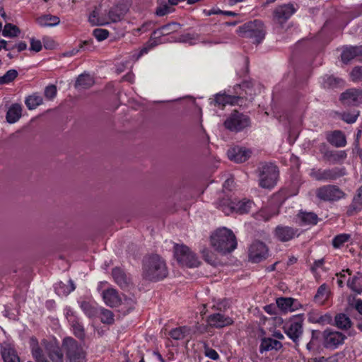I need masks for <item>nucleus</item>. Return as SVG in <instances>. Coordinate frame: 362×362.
<instances>
[{
  "label": "nucleus",
  "instance_id": "1",
  "mask_svg": "<svg viewBox=\"0 0 362 362\" xmlns=\"http://www.w3.org/2000/svg\"><path fill=\"white\" fill-rule=\"evenodd\" d=\"M211 245L217 252L226 254L237 247V240L233 231L225 227L218 228L211 235Z\"/></svg>",
  "mask_w": 362,
  "mask_h": 362
},
{
  "label": "nucleus",
  "instance_id": "2",
  "mask_svg": "<svg viewBox=\"0 0 362 362\" xmlns=\"http://www.w3.org/2000/svg\"><path fill=\"white\" fill-rule=\"evenodd\" d=\"M168 269L164 260L158 255H153L144 260L142 276L144 279L156 281L168 276Z\"/></svg>",
  "mask_w": 362,
  "mask_h": 362
},
{
  "label": "nucleus",
  "instance_id": "3",
  "mask_svg": "<svg viewBox=\"0 0 362 362\" xmlns=\"http://www.w3.org/2000/svg\"><path fill=\"white\" fill-rule=\"evenodd\" d=\"M238 33L243 37L252 39L256 44L260 43L265 36L264 25L258 20L245 23L238 28Z\"/></svg>",
  "mask_w": 362,
  "mask_h": 362
},
{
  "label": "nucleus",
  "instance_id": "4",
  "mask_svg": "<svg viewBox=\"0 0 362 362\" xmlns=\"http://www.w3.org/2000/svg\"><path fill=\"white\" fill-rule=\"evenodd\" d=\"M174 256L179 264L187 267H196L200 264L197 255L186 245H175Z\"/></svg>",
  "mask_w": 362,
  "mask_h": 362
},
{
  "label": "nucleus",
  "instance_id": "5",
  "mask_svg": "<svg viewBox=\"0 0 362 362\" xmlns=\"http://www.w3.org/2000/svg\"><path fill=\"white\" fill-rule=\"evenodd\" d=\"M346 174L344 168H313L310 170V176L317 180L321 182H328L335 180Z\"/></svg>",
  "mask_w": 362,
  "mask_h": 362
},
{
  "label": "nucleus",
  "instance_id": "6",
  "mask_svg": "<svg viewBox=\"0 0 362 362\" xmlns=\"http://www.w3.org/2000/svg\"><path fill=\"white\" fill-rule=\"evenodd\" d=\"M63 346L69 362H86V354L83 348L72 338L64 339Z\"/></svg>",
  "mask_w": 362,
  "mask_h": 362
},
{
  "label": "nucleus",
  "instance_id": "7",
  "mask_svg": "<svg viewBox=\"0 0 362 362\" xmlns=\"http://www.w3.org/2000/svg\"><path fill=\"white\" fill-rule=\"evenodd\" d=\"M277 167L272 163L265 164L259 169V185L262 188L273 187L278 178Z\"/></svg>",
  "mask_w": 362,
  "mask_h": 362
},
{
  "label": "nucleus",
  "instance_id": "8",
  "mask_svg": "<svg viewBox=\"0 0 362 362\" xmlns=\"http://www.w3.org/2000/svg\"><path fill=\"white\" fill-rule=\"evenodd\" d=\"M316 197L323 202H337L344 197L346 194L337 185H327L316 189Z\"/></svg>",
  "mask_w": 362,
  "mask_h": 362
},
{
  "label": "nucleus",
  "instance_id": "9",
  "mask_svg": "<svg viewBox=\"0 0 362 362\" xmlns=\"http://www.w3.org/2000/svg\"><path fill=\"white\" fill-rule=\"evenodd\" d=\"M250 124V117L237 110H234L224 122L225 127L234 132H240Z\"/></svg>",
  "mask_w": 362,
  "mask_h": 362
},
{
  "label": "nucleus",
  "instance_id": "10",
  "mask_svg": "<svg viewBox=\"0 0 362 362\" xmlns=\"http://www.w3.org/2000/svg\"><path fill=\"white\" fill-rule=\"evenodd\" d=\"M323 345L327 349H336L344 344L346 337L341 332L326 329L322 332Z\"/></svg>",
  "mask_w": 362,
  "mask_h": 362
},
{
  "label": "nucleus",
  "instance_id": "11",
  "mask_svg": "<svg viewBox=\"0 0 362 362\" xmlns=\"http://www.w3.org/2000/svg\"><path fill=\"white\" fill-rule=\"evenodd\" d=\"M269 255V249L263 242L255 240L249 248V259L254 263L265 259Z\"/></svg>",
  "mask_w": 362,
  "mask_h": 362
},
{
  "label": "nucleus",
  "instance_id": "12",
  "mask_svg": "<svg viewBox=\"0 0 362 362\" xmlns=\"http://www.w3.org/2000/svg\"><path fill=\"white\" fill-rule=\"evenodd\" d=\"M284 328L288 337L294 343H297L303 334V320L300 317L296 316L288 323L285 325Z\"/></svg>",
  "mask_w": 362,
  "mask_h": 362
},
{
  "label": "nucleus",
  "instance_id": "13",
  "mask_svg": "<svg viewBox=\"0 0 362 362\" xmlns=\"http://www.w3.org/2000/svg\"><path fill=\"white\" fill-rule=\"evenodd\" d=\"M340 100L345 105L356 106L362 103V89L350 88L342 93Z\"/></svg>",
  "mask_w": 362,
  "mask_h": 362
},
{
  "label": "nucleus",
  "instance_id": "14",
  "mask_svg": "<svg viewBox=\"0 0 362 362\" xmlns=\"http://www.w3.org/2000/svg\"><path fill=\"white\" fill-rule=\"evenodd\" d=\"M295 11L292 4H284L278 6L273 13L274 21L282 25L293 14Z\"/></svg>",
  "mask_w": 362,
  "mask_h": 362
},
{
  "label": "nucleus",
  "instance_id": "15",
  "mask_svg": "<svg viewBox=\"0 0 362 362\" xmlns=\"http://www.w3.org/2000/svg\"><path fill=\"white\" fill-rule=\"evenodd\" d=\"M42 344L52 362H64L63 353L56 342L44 340Z\"/></svg>",
  "mask_w": 362,
  "mask_h": 362
},
{
  "label": "nucleus",
  "instance_id": "16",
  "mask_svg": "<svg viewBox=\"0 0 362 362\" xmlns=\"http://www.w3.org/2000/svg\"><path fill=\"white\" fill-rule=\"evenodd\" d=\"M102 295L105 303L110 307H117L122 303L121 296L115 288H111L104 290Z\"/></svg>",
  "mask_w": 362,
  "mask_h": 362
},
{
  "label": "nucleus",
  "instance_id": "17",
  "mask_svg": "<svg viewBox=\"0 0 362 362\" xmlns=\"http://www.w3.org/2000/svg\"><path fill=\"white\" fill-rule=\"evenodd\" d=\"M207 322L211 327L222 328L233 324V320L221 313H216L208 317Z\"/></svg>",
  "mask_w": 362,
  "mask_h": 362
},
{
  "label": "nucleus",
  "instance_id": "18",
  "mask_svg": "<svg viewBox=\"0 0 362 362\" xmlns=\"http://www.w3.org/2000/svg\"><path fill=\"white\" fill-rule=\"evenodd\" d=\"M250 152L243 148L235 146L228 151V156L230 160L243 163L248 159Z\"/></svg>",
  "mask_w": 362,
  "mask_h": 362
},
{
  "label": "nucleus",
  "instance_id": "19",
  "mask_svg": "<svg viewBox=\"0 0 362 362\" xmlns=\"http://www.w3.org/2000/svg\"><path fill=\"white\" fill-rule=\"evenodd\" d=\"M297 233L298 229L289 226H279L275 229V235L281 242L291 240Z\"/></svg>",
  "mask_w": 362,
  "mask_h": 362
},
{
  "label": "nucleus",
  "instance_id": "20",
  "mask_svg": "<svg viewBox=\"0 0 362 362\" xmlns=\"http://www.w3.org/2000/svg\"><path fill=\"white\" fill-rule=\"evenodd\" d=\"M243 99V98L240 96L217 94L215 96L214 103L215 105L221 107H224L226 104L242 105V104L240 103V101H241Z\"/></svg>",
  "mask_w": 362,
  "mask_h": 362
},
{
  "label": "nucleus",
  "instance_id": "21",
  "mask_svg": "<svg viewBox=\"0 0 362 362\" xmlns=\"http://www.w3.org/2000/svg\"><path fill=\"white\" fill-rule=\"evenodd\" d=\"M327 140L332 146L339 148L346 144L345 134L340 130H335L327 134Z\"/></svg>",
  "mask_w": 362,
  "mask_h": 362
},
{
  "label": "nucleus",
  "instance_id": "22",
  "mask_svg": "<svg viewBox=\"0 0 362 362\" xmlns=\"http://www.w3.org/2000/svg\"><path fill=\"white\" fill-rule=\"evenodd\" d=\"M112 275L115 281L122 288H128L132 284L131 278L120 268L113 269Z\"/></svg>",
  "mask_w": 362,
  "mask_h": 362
},
{
  "label": "nucleus",
  "instance_id": "23",
  "mask_svg": "<svg viewBox=\"0 0 362 362\" xmlns=\"http://www.w3.org/2000/svg\"><path fill=\"white\" fill-rule=\"evenodd\" d=\"M128 8L125 5L118 4L112 7L108 12V17L110 22L116 23L120 21L127 13Z\"/></svg>",
  "mask_w": 362,
  "mask_h": 362
},
{
  "label": "nucleus",
  "instance_id": "24",
  "mask_svg": "<svg viewBox=\"0 0 362 362\" xmlns=\"http://www.w3.org/2000/svg\"><path fill=\"white\" fill-rule=\"evenodd\" d=\"M282 348V344L276 339L270 337H264L261 340L259 351L263 353L272 350L278 351Z\"/></svg>",
  "mask_w": 362,
  "mask_h": 362
},
{
  "label": "nucleus",
  "instance_id": "25",
  "mask_svg": "<svg viewBox=\"0 0 362 362\" xmlns=\"http://www.w3.org/2000/svg\"><path fill=\"white\" fill-rule=\"evenodd\" d=\"M252 204L253 203L250 200L240 201L235 204L234 206H228L227 209L223 208V212L226 214H229L233 211H236L242 214H245L249 212Z\"/></svg>",
  "mask_w": 362,
  "mask_h": 362
},
{
  "label": "nucleus",
  "instance_id": "26",
  "mask_svg": "<svg viewBox=\"0 0 362 362\" xmlns=\"http://www.w3.org/2000/svg\"><path fill=\"white\" fill-rule=\"evenodd\" d=\"M362 55V46H355L345 48L341 55V60L344 63L349 62L356 57Z\"/></svg>",
  "mask_w": 362,
  "mask_h": 362
},
{
  "label": "nucleus",
  "instance_id": "27",
  "mask_svg": "<svg viewBox=\"0 0 362 362\" xmlns=\"http://www.w3.org/2000/svg\"><path fill=\"white\" fill-rule=\"evenodd\" d=\"M180 28V25L175 22H172L170 23L161 26L160 28L153 31L152 36L154 37L168 35L172 33H174L177 30L178 28Z\"/></svg>",
  "mask_w": 362,
  "mask_h": 362
},
{
  "label": "nucleus",
  "instance_id": "28",
  "mask_svg": "<svg viewBox=\"0 0 362 362\" xmlns=\"http://www.w3.org/2000/svg\"><path fill=\"white\" fill-rule=\"evenodd\" d=\"M346 157V153L344 151H326L323 154L324 159L329 163H337Z\"/></svg>",
  "mask_w": 362,
  "mask_h": 362
},
{
  "label": "nucleus",
  "instance_id": "29",
  "mask_svg": "<svg viewBox=\"0 0 362 362\" xmlns=\"http://www.w3.org/2000/svg\"><path fill=\"white\" fill-rule=\"evenodd\" d=\"M95 81L93 78L88 74L79 75L75 83V88L78 89H88L90 88Z\"/></svg>",
  "mask_w": 362,
  "mask_h": 362
},
{
  "label": "nucleus",
  "instance_id": "30",
  "mask_svg": "<svg viewBox=\"0 0 362 362\" xmlns=\"http://www.w3.org/2000/svg\"><path fill=\"white\" fill-rule=\"evenodd\" d=\"M21 105L18 103L13 104L7 111L6 120L8 123H15L21 118Z\"/></svg>",
  "mask_w": 362,
  "mask_h": 362
},
{
  "label": "nucleus",
  "instance_id": "31",
  "mask_svg": "<svg viewBox=\"0 0 362 362\" xmlns=\"http://www.w3.org/2000/svg\"><path fill=\"white\" fill-rule=\"evenodd\" d=\"M334 324L337 328L347 330L352 327V322L349 317L344 313H339L334 317Z\"/></svg>",
  "mask_w": 362,
  "mask_h": 362
},
{
  "label": "nucleus",
  "instance_id": "32",
  "mask_svg": "<svg viewBox=\"0 0 362 362\" xmlns=\"http://www.w3.org/2000/svg\"><path fill=\"white\" fill-rule=\"evenodd\" d=\"M1 353L4 362H20L16 351L8 345L2 346Z\"/></svg>",
  "mask_w": 362,
  "mask_h": 362
},
{
  "label": "nucleus",
  "instance_id": "33",
  "mask_svg": "<svg viewBox=\"0 0 362 362\" xmlns=\"http://www.w3.org/2000/svg\"><path fill=\"white\" fill-rule=\"evenodd\" d=\"M300 226L315 225L317 223V216L313 212H300L298 214Z\"/></svg>",
  "mask_w": 362,
  "mask_h": 362
},
{
  "label": "nucleus",
  "instance_id": "34",
  "mask_svg": "<svg viewBox=\"0 0 362 362\" xmlns=\"http://www.w3.org/2000/svg\"><path fill=\"white\" fill-rule=\"evenodd\" d=\"M362 209V187L357 190L356 194L354 196L351 204L347 211L348 215L351 216L354 211Z\"/></svg>",
  "mask_w": 362,
  "mask_h": 362
},
{
  "label": "nucleus",
  "instance_id": "35",
  "mask_svg": "<svg viewBox=\"0 0 362 362\" xmlns=\"http://www.w3.org/2000/svg\"><path fill=\"white\" fill-rule=\"evenodd\" d=\"M37 22L41 26H54L59 23V18L56 16L45 15L37 18Z\"/></svg>",
  "mask_w": 362,
  "mask_h": 362
},
{
  "label": "nucleus",
  "instance_id": "36",
  "mask_svg": "<svg viewBox=\"0 0 362 362\" xmlns=\"http://www.w3.org/2000/svg\"><path fill=\"white\" fill-rule=\"evenodd\" d=\"M362 277V274L361 272H357V274L353 276L352 279H349L347 281V286L354 292L357 293H362V288L360 284V279Z\"/></svg>",
  "mask_w": 362,
  "mask_h": 362
},
{
  "label": "nucleus",
  "instance_id": "37",
  "mask_svg": "<svg viewBox=\"0 0 362 362\" xmlns=\"http://www.w3.org/2000/svg\"><path fill=\"white\" fill-rule=\"evenodd\" d=\"M32 354L36 362H49L43 355L42 350L39 347L37 341L32 339Z\"/></svg>",
  "mask_w": 362,
  "mask_h": 362
},
{
  "label": "nucleus",
  "instance_id": "38",
  "mask_svg": "<svg viewBox=\"0 0 362 362\" xmlns=\"http://www.w3.org/2000/svg\"><path fill=\"white\" fill-rule=\"evenodd\" d=\"M42 98L37 94L29 95L25 101L27 107L29 110H34L40 105L42 104Z\"/></svg>",
  "mask_w": 362,
  "mask_h": 362
},
{
  "label": "nucleus",
  "instance_id": "39",
  "mask_svg": "<svg viewBox=\"0 0 362 362\" xmlns=\"http://www.w3.org/2000/svg\"><path fill=\"white\" fill-rule=\"evenodd\" d=\"M294 300L291 298H279L276 299V304L278 307L283 311H293L294 308H292Z\"/></svg>",
  "mask_w": 362,
  "mask_h": 362
},
{
  "label": "nucleus",
  "instance_id": "40",
  "mask_svg": "<svg viewBox=\"0 0 362 362\" xmlns=\"http://www.w3.org/2000/svg\"><path fill=\"white\" fill-rule=\"evenodd\" d=\"M189 332V328L184 326V327H180L172 329L170 332L169 334H170V337H172L173 339L180 340V339L185 338V337L187 334H188Z\"/></svg>",
  "mask_w": 362,
  "mask_h": 362
},
{
  "label": "nucleus",
  "instance_id": "41",
  "mask_svg": "<svg viewBox=\"0 0 362 362\" xmlns=\"http://www.w3.org/2000/svg\"><path fill=\"white\" fill-rule=\"evenodd\" d=\"M21 33L20 29L15 25L6 23L2 30V34L5 37H16Z\"/></svg>",
  "mask_w": 362,
  "mask_h": 362
},
{
  "label": "nucleus",
  "instance_id": "42",
  "mask_svg": "<svg viewBox=\"0 0 362 362\" xmlns=\"http://www.w3.org/2000/svg\"><path fill=\"white\" fill-rule=\"evenodd\" d=\"M100 321L104 324L112 325L114 323V314L107 309L102 308L100 310Z\"/></svg>",
  "mask_w": 362,
  "mask_h": 362
},
{
  "label": "nucleus",
  "instance_id": "43",
  "mask_svg": "<svg viewBox=\"0 0 362 362\" xmlns=\"http://www.w3.org/2000/svg\"><path fill=\"white\" fill-rule=\"evenodd\" d=\"M81 308L88 317H94L98 314L97 309L89 302L82 301L81 303Z\"/></svg>",
  "mask_w": 362,
  "mask_h": 362
},
{
  "label": "nucleus",
  "instance_id": "44",
  "mask_svg": "<svg viewBox=\"0 0 362 362\" xmlns=\"http://www.w3.org/2000/svg\"><path fill=\"white\" fill-rule=\"evenodd\" d=\"M89 22L93 25H104L109 23L108 21L98 16V12L94 10L89 16Z\"/></svg>",
  "mask_w": 362,
  "mask_h": 362
},
{
  "label": "nucleus",
  "instance_id": "45",
  "mask_svg": "<svg viewBox=\"0 0 362 362\" xmlns=\"http://www.w3.org/2000/svg\"><path fill=\"white\" fill-rule=\"evenodd\" d=\"M18 71L15 69L8 70L4 75L0 76V84L8 83L14 81L18 76Z\"/></svg>",
  "mask_w": 362,
  "mask_h": 362
},
{
  "label": "nucleus",
  "instance_id": "46",
  "mask_svg": "<svg viewBox=\"0 0 362 362\" xmlns=\"http://www.w3.org/2000/svg\"><path fill=\"white\" fill-rule=\"evenodd\" d=\"M350 238L348 234H340L337 235L332 240V245L334 248L340 247L344 243L347 242Z\"/></svg>",
  "mask_w": 362,
  "mask_h": 362
},
{
  "label": "nucleus",
  "instance_id": "47",
  "mask_svg": "<svg viewBox=\"0 0 362 362\" xmlns=\"http://www.w3.org/2000/svg\"><path fill=\"white\" fill-rule=\"evenodd\" d=\"M71 326L74 335L78 339H83L85 337V331L83 325L78 321H74Z\"/></svg>",
  "mask_w": 362,
  "mask_h": 362
},
{
  "label": "nucleus",
  "instance_id": "48",
  "mask_svg": "<svg viewBox=\"0 0 362 362\" xmlns=\"http://www.w3.org/2000/svg\"><path fill=\"white\" fill-rule=\"evenodd\" d=\"M341 79L334 76H328L324 81L325 88H334L341 83Z\"/></svg>",
  "mask_w": 362,
  "mask_h": 362
},
{
  "label": "nucleus",
  "instance_id": "49",
  "mask_svg": "<svg viewBox=\"0 0 362 362\" xmlns=\"http://www.w3.org/2000/svg\"><path fill=\"white\" fill-rule=\"evenodd\" d=\"M276 214L277 212L270 213L267 209H262L255 214V218L257 221H267Z\"/></svg>",
  "mask_w": 362,
  "mask_h": 362
},
{
  "label": "nucleus",
  "instance_id": "50",
  "mask_svg": "<svg viewBox=\"0 0 362 362\" xmlns=\"http://www.w3.org/2000/svg\"><path fill=\"white\" fill-rule=\"evenodd\" d=\"M93 35L98 41H103L108 37L109 31L106 29L95 28Z\"/></svg>",
  "mask_w": 362,
  "mask_h": 362
},
{
  "label": "nucleus",
  "instance_id": "51",
  "mask_svg": "<svg viewBox=\"0 0 362 362\" xmlns=\"http://www.w3.org/2000/svg\"><path fill=\"white\" fill-rule=\"evenodd\" d=\"M201 252L202 254L203 258L206 262L212 265L216 264L214 255L209 249L204 248L202 250Z\"/></svg>",
  "mask_w": 362,
  "mask_h": 362
},
{
  "label": "nucleus",
  "instance_id": "52",
  "mask_svg": "<svg viewBox=\"0 0 362 362\" xmlns=\"http://www.w3.org/2000/svg\"><path fill=\"white\" fill-rule=\"evenodd\" d=\"M173 11H174L173 8L169 6L166 3H164L156 8V14L158 16H163L165 14L172 12Z\"/></svg>",
  "mask_w": 362,
  "mask_h": 362
},
{
  "label": "nucleus",
  "instance_id": "53",
  "mask_svg": "<svg viewBox=\"0 0 362 362\" xmlns=\"http://www.w3.org/2000/svg\"><path fill=\"white\" fill-rule=\"evenodd\" d=\"M358 114V112L354 114H351L349 112H344L342 114H340V117L341 119L346 122V123L351 124L356 121Z\"/></svg>",
  "mask_w": 362,
  "mask_h": 362
},
{
  "label": "nucleus",
  "instance_id": "54",
  "mask_svg": "<svg viewBox=\"0 0 362 362\" xmlns=\"http://www.w3.org/2000/svg\"><path fill=\"white\" fill-rule=\"evenodd\" d=\"M57 87L54 85H49L45 88V96L49 100L53 99L57 95Z\"/></svg>",
  "mask_w": 362,
  "mask_h": 362
},
{
  "label": "nucleus",
  "instance_id": "55",
  "mask_svg": "<svg viewBox=\"0 0 362 362\" xmlns=\"http://www.w3.org/2000/svg\"><path fill=\"white\" fill-rule=\"evenodd\" d=\"M351 77L354 81H362V66L354 68L351 72Z\"/></svg>",
  "mask_w": 362,
  "mask_h": 362
},
{
  "label": "nucleus",
  "instance_id": "56",
  "mask_svg": "<svg viewBox=\"0 0 362 362\" xmlns=\"http://www.w3.org/2000/svg\"><path fill=\"white\" fill-rule=\"evenodd\" d=\"M90 44H93V40H85L80 45L79 49H73L71 51L66 52L63 53V56H64V57L74 56L76 54H77L79 52L80 49H82L85 45H90Z\"/></svg>",
  "mask_w": 362,
  "mask_h": 362
},
{
  "label": "nucleus",
  "instance_id": "57",
  "mask_svg": "<svg viewBox=\"0 0 362 362\" xmlns=\"http://www.w3.org/2000/svg\"><path fill=\"white\" fill-rule=\"evenodd\" d=\"M223 14L228 16H237L238 13L233 11H226L221 9H211L208 12V16Z\"/></svg>",
  "mask_w": 362,
  "mask_h": 362
},
{
  "label": "nucleus",
  "instance_id": "58",
  "mask_svg": "<svg viewBox=\"0 0 362 362\" xmlns=\"http://www.w3.org/2000/svg\"><path fill=\"white\" fill-rule=\"evenodd\" d=\"M204 352H205L206 356H207L208 358H209L212 360H218L219 358L218 354L216 352V350H214L213 349H211L209 347H205Z\"/></svg>",
  "mask_w": 362,
  "mask_h": 362
},
{
  "label": "nucleus",
  "instance_id": "59",
  "mask_svg": "<svg viewBox=\"0 0 362 362\" xmlns=\"http://www.w3.org/2000/svg\"><path fill=\"white\" fill-rule=\"evenodd\" d=\"M42 43L40 40H35L33 38L30 40V50L38 52L42 49Z\"/></svg>",
  "mask_w": 362,
  "mask_h": 362
},
{
  "label": "nucleus",
  "instance_id": "60",
  "mask_svg": "<svg viewBox=\"0 0 362 362\" xmlns=\"http://www.w3.org/2000/svg\"><path fill=\"white\" fill-rule=\"evenodd\" d=\"M235 204L230 202L227 199H223L220 200L218 203V207L223 211V208L227 209L228 206H234Z\"/></svg>",
  "mask_w": 362,
  "mask_h": 362
},
{
  "label": "nucleus",
  "instance_id": "61",
  "mask_svg": "<svg viewBox=\"0 0 362 362\" xmlns=\"http://www.w3.org/2000/svg\"><path fill=\"white\" fill-rule=\"evenodd\" d=\"M327 296V286L325 284L321 285L318 289L317 292L315 296V298H319L320 296Z\"/></svg>",
  "mask_w": 362,
  "mask_h": 362
},
{
  "label": "nucleus",
  "instance_id": "62",
  "mask_svg": "<svg viewBox=\"0 0 362 362\" xmlns=\"http://www.w3.org/2000/svg\"><path fill=\"white\" fill-rule=\"evenodd\" d=\"M332 322V317L329 315H325L320 316L317 320L316 322L317 323H330Z\"/></svg>",
  "mask_w": 362,
  "mask_h": 362
},
{
  "label": "nucleus",
  "instance_id": "63",
  "mask_svg": "<svg viewBox=\"0 0 362 362\" xmlns=\"http://www.w3.org/2000/svg\"><path fill=\"white\" fill-rule=\"evenodd\" d=\"M13 47H16L18 52H21V51L26 49L27 45L24 42H21L15 45L13 47H11V49H13Z\"/></svg>",
  "mask_w": 362,
  "mask_h": 362
},
{
  "label": "nucleus",
  "instance_id": "64",
  "mask_svg": "<svg viewBox=\"0 0 362 362\" xmlns=\"http://www.w3.org/2000/svg\"><path fill=\"white\" fill-rule=\"evenodd\" d=\"M356 310L362 315V300L358 299L356 301L355 304Z\"/></svg>",
  "mask_w": 362,
  "mask_h": 362
}]
</instances>
